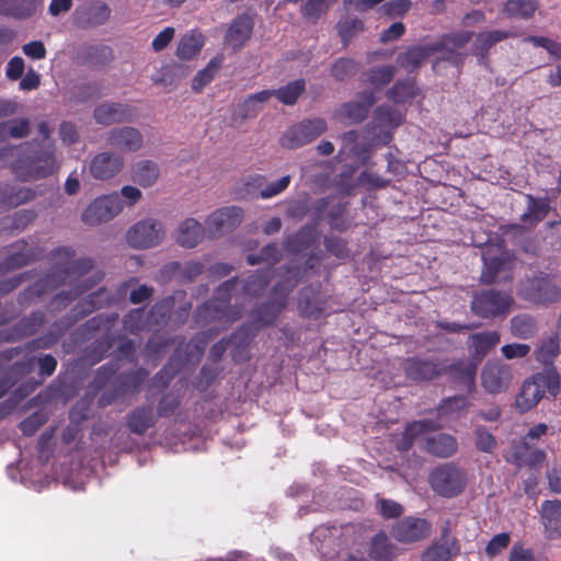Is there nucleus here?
<instances>
[{
  "label": "nucleus",
  "mask_w": 561,
  "mask_h": 561,
  "mask_svg": "<svg viewBox=\"0 0 561 561\" xmlns=\"http://www.w3.org/2000/svg\"><path fill=\"white\" fill-rule=\"evenodd\" d=\"M76 252L71 247H59L51 251L54 262L50 271L20 293V305H28L66 283L80 278L93 268L90 257L75 260Z\"/></svg>",
  "instance_id": "obj_1"
},
{
  "label": "nucleus",
  "mask_w": 561,
  "mask_h": 561,
  "mask_svg": "<svg viewBox=\"0 0 561 561\" xmlns=\"http://www.w3.org/2000/svg\"><path fill=\"white\" fill-rule=\"evenodd\" d=\"M57 169L54 148H39L35 142L21 146L19 156L11 163L12 173L22 182L45 179Z\"/></svg>",
  "instance_id": "obj_2"
},
{
  "label": "nucleus",
  "mask_w": 561,
  "mask_h": 561,
  "mask_svg": "<svg viewBox=\"0 0 561 561\" xmlns=\"http://www.w3.org/2000/svg\"><path fill=\"white\" fill-rule=\"evenodd\" d=\"M473 37L471 31H457L443 34L437 41L430 43V50L442 53L432 65L435 73H442L445 64H448L457 69V76L460 75L462 66L468 53L465 50L466 46Z\"/></svg>",
  "instance_id": "obj_3"
},
{
  "label": "nucleus",
  "mask_w": 561,
  "mask_h": 561,
  "mask_svg": "<svg viewBox=\"0 0 561 561\" xmlns=\"http://www.w3.org/2000/svg\"><path fill=\"white\" fill-rule=\"evenodd\" d=\"M560 376L556 370L534 374L526 379L515 399V409L526 413L537 407L545 393L557 397L560 392Z\"/></svg>",
  "instance_id": "obj_4"
},
{
  "label": "nucleus",
  "mask_w": 561,
  "mask_h": 561,
  "mask_svg": "<svg viewBox=\"0 0 561 561\" xmlns=\"http://www.w3.org/2000/svg\"><path fill=\"white\" fill-rule=\"evenodd\" d=\"M297 283V279L276 283L272 289V298L252 311L251 321L248 323H252L255 331L272 325L286 307L288 295Z\"/></svg>",
  "instance_id": "obj_5"
},
{
  "label": "nucleus",
  "mask_w": 561,
  "mask_h": 561,
  "mask_svg": "<svg viewBox=\"0 0 561 561\" xmlns=\"http://www.w3.org/2000/svg\"><path fill=\"white\" fill-rule=\"evenodd\" d=\"M428 484L438 496L453 499L463 492L467 485V476L458 466L448 462L431 470Z\"/></svg>",
  "instance_id": "obj_6"
},
{
  "label": "nucleus",
  "mask_w": 561,
  "mask_h": 561,
  "mask_svg": "<svg viewBox=\"0 0 561 561\" xmlns=\"http://www.w3.org/2000/svg\"><path fill=\"white\" fill-rule=\"evenodd\" d=\"M520 296L536 305H551L561 300V287L553 276L538 271L520 283Z\"/></svg>",
  "instance_id": "obj_7"
},
{
  "label": "nucleus",
  "mask_w": 561,
  "mask_h": 561,
  "mask_svg": "<svg viewBox=\"0 0 561 561\" xmlns=\"http://www.w3.org/2000/svg\"><path fill=\"white\" fill-rule=\"evenodd\" d=\"M514 305L513 296L507 291L484 289L473 295L471 311L482 319L505 317Z\"/></svg>",
  "instance_id": "obj_8"
},
{
  "label": "nucleus",
  "mask_w": 561,
  "mask_h": 561,
  "mask_svg": "<svg viewBox=\"0 0 561 561\" xmlns=\"http://www.w3.org/2000/svg\"><path fill=\"white\" fill-rule=\"evenodd\" d=\"M483 268L480 282L484 285L495 283L501 272L513 267L515 256L503 243L489 244L482 251Z\"/></svg>",
  "instance_id": "obj_9"
},
{
  "label": "nucleus",
  "mask_w": 561,
  "mask_h": 561,
  "mask_svg": "<svg viewBox=\"0 0 561 561\" xmlns=\"http://www.w3.org/2000/svg\"><path fill=\"white\" fill-rule=\"evenodd\" d=\"M328 124L325 119L316 117L304 119L290 126L280 137L279 144L287 149H296L312 142L325 133Z\"/></svg>",
  "instance_id": "obj_10"
},
{
  "label": "nucleus",
  "mask_w": 561,
  "mask_h": 561,
  "mask_svg": "<svg viewBox=\"0 0 561 561\" xmlns=\"http://www.w3.org/2000/svg\"><path fill=\"white\" fill-rule=\"evenodd\" d=\"M401 368L409 380L426 382L443 376L446 363L437 357L411 356L402 359Z\"/></svg>",
  "instance_id": "obj_11"
},
{
  "label": "nucleus",
  "mask_w": 561,
  "mask_h": 561,
  "mask_svg": "<svg viewBox=\"0 0 561 561\" xmlns=\"http://www.w3.org/2000/svg\"><path fill=\"white\" fill-rule=\"evenodd\" d=\"M432 533V525L426 518L407 516L390 527L391 537L401 545L420 542Z\"/></svg>",
  "instance_id": "obj_12"
},
{
  "label": "nucleus",
  "mask_w": 561,
  "mask_h": 561,
  "mask_svg": "<svg viewBox=\"0 0 561 561\" xmlns=\"http://www.w3.org/2000/svg\"><path fill=\"white\" fill-rule=\"evenodd\" d=\"M124 208L121 195L113 193L96 197L82 213L81 219L89 226L112 220Z\"/></svg>",
  "instance_id": "obj_13"
},
{
  "label": "nucleus",
  "mask_w": 561,
  "mask_h": 561,
  "mask_svg": "<svg viewBox=\"0 0 561 561\" xmlns=\"http://www.w3.org/2000/svg\"><path fill=\"white\" fill-rule=\"evenodd\" d=\"M164 238L163 226L156 219H145L127 231V242L134 249H149L161 243Z\"/></svg>",
  "instance_id": "obj_14"
},
{
  "label": "nucleus",
  "mask_w": 561,
  "mask_h": 561,
  "mask_svg": "<svg viewBox=\"0 0 561 561\" xmlns=\"http://www.w3.org/2000/svg\"><path fill=\"white\" fill-rule=\"evenodd\" d=\"M243 219V210L238 206L217 209L206 219L207 232L210 239H216L236 229Z\"/></svg>",
  "instance_id": "obj_15"
},
{
  "label": "nucleus",
  "mask_w": 561,
  "mask_h": 561,
  "mask_svg": "<svg viewBox=\"0 0 561 561\" xmlns=\"http://www.w3.org/2000/svg\"><path fill=\"white\" fill-rule=\"evenodd\" d=\"M242 318V308H227L214 297L202 304L195 311V321L208 324L214 321L232 323Z\"/></svg>",
  "instance_id": "obj_16"
},
{
  "label": "nucleus",
  "mask_w": 561,
  "mask_h": 561,
  "mask_svg": "<svg viewBox=\"0 0 561 561\" xmlns=\"http://www.w3.org/2000/svg\"><path fill=\"white\" fill-rule=\"evenodd\" d=\"M478 370V364L472 359H458L450 365L446 364V370L444 375L448 376V379L455 387L466 390L471 393L476 389V375Z\"/></svg>",
  "instance_id": "obj_17"
},
{
  "label": "nucleus",
  "mask_w": 561,
  "mask_h": 561,
  "mask_svg": "<svg viewBox=\"0 0 561 561\" xmlns=\"http://www.w3.org/2000/svg\"><path fill=\"white\" fill-rule=\"evenodd\" d=\"M125 160L118 153H96L89 163V172L95 180L106 181L116 176L124 168Z\"/></svg>",
  "instance_id": "obj_18"
},
{
  "label": "nucleus",
  "mask_w": 561,
  "mask_h": 561,
  "mask_svg": "<svg viewBox=\"0 0 561 561\" xmlns=\"http://www.w3.org/2000/svg\"><path fill=\"white\" fill-rule=\"evenodd\" d=\"M112 301L111 295L105 287L99 288L96 291L90 294L88 297L79 301L71 311L65 317L67 327H71L82 318L89 316L94 310L110 305Z\"/></svg>",
  "instance_id": "obj_19"
},
{
  "label": "nucleus",
  "mask_w": 561,
  "mask_h": 561,
  "mask_svg": "<svg viewBox=\"0 0 561 561\" xmlns=\"http://www.w3.org/2000/svg\"><path fill=\"white\" fill-rule=\"evenodd\" d=\"M481 380L489 393L504 392L512 381L511 367L501 363H488L482 369Z\"/></svg>",
  "instance_id": "obj_20"
},
{
  "label": "nucleus",
  "mask_w": 561,
  "mask_h": 561,
  "mask_svg": "<svg viewBox=\"0 0 561 561\" xmlns=\"http://www.w3.org/2000/svg\"><path fill=\"white\" fill-rule=\"evenodd\" d=\"M94 119L98 124L110 126L113 124L133 122L136 111L131 106L123 103H102L94 108Z\"/></svg>",
  "instance_id": "obj_21"
},
{
  "label": "nucleus",
  "mask_w": 561,
  "mask_h": 561,
  "mask_svg": "<svg viewBox=\"0 0 561 561\" xmlns=\"http://www.w3.org/2000/svg\"><path fill=\"white\" fill-rule=\"evenodd\" d=\"M107 144L123 152H136L144 145V137L139 129L124 126L108 131Z\"/></svg>",
  "instance_id": "obj_22"
},
{
  "label": "nucleus",
  "mask_w": 561,
  "mask_h": 561,
  "mask_svg": "<svg viewBox=\"0 0 561 561\" xmlns=\"http://www.w3.org/2000/svg\"><path fill=\"white\" fill-rule=\"evenodd\" d=\"M185 297V290H176L173 295L157 300L147 312L151 328L163 327L173 321L172 311L175 304L178 300H184Z\"/></svg>",
  "instance_id": "obj_23"
},
{
  "label": "nucleus",
  "mask_w": 561,
  "mask_h": 561,
  "mask_svg": "<svg viewBox=\"0 0 561 561\" xmlns=\"http://www.w3.org/2000/svg\"><path fill=\"white\" fill-rule=\"evenodd\" d=\"M253 26L254 22L250 15L245 13L237 15L226 32V44L234 51L240 50L250 39Z\"/></svg>",
  "instance_id": "obj_24"
},
{
  "label": "nucleus",
  "mask_w": 561,
  "mask_h": 561,
  "mask_svg": "<svg viewBox=\"0 0 561 561\" xmlns=\"http://www.w3.org/2000/svg\"><path fill=\"white\" fill-rule=\"evenodd\" d=\"M256 332L252 328V323H243L229 337L231 348V357L237 364L245 363L250 359V345Z\"/></svg>",
  "instance_id": "obj_25"
},
{
  "label": "nucleus",
  "mask_w": 561,
  "mask_h": 561,
  "mask_svg": "<svg viewBox=\"0 0 561 561\" xmlns=\"http://www.w3.org/2000/svg\"><path fill=\"white\" fill-rule=\"evenodd\" d=\"M15 251L11 252L2 263H0V272L8 273L38 260L42 255V249L28 248L24 241L12 245Z\"/></svg>",
  "instance_id": "obj_26"
},
{
  "label": "nucleus",
  "mask_w": 561,
  "mask_h": 561,
  "mask_svg": "<svg viewBox=\"0 0 561 561\" xmlns=\"http://www.w3.org/2000/svg\"><path fill=\"white\" fill-rule=\"evenodd\" d=\"M501 336L497 331H483L469 335L467 345L470 351L472 360L477 364L500 343Z\"/></svg>",
  "instance_id": "obj_27"
},
{
  "label": "nucleus",
  "mask_w": 561,
  "mask_h": 561,
  "mask_svg": "<svg viewBox=\"0 0 561 561\" xmlns=\"http://www.w3.org/2000/svg\"><path fill=\"white\" fill-rule=\"evenodd\" d=\"M539 514L545 530V537L548 540L557 539L559 529L561 528V501H543Z\"/></svg>",
  "instance_id": "obj_28"
},
{
  "label": "nucleus",
  "mask_w": 561,
  "mask_h": 561,
  "mask_svg": "<svg viewBox=\"0 0 561 561\" xmlns=\"http://www.w3.org/2000/svg\"><path fill=\"white\" fill-rule=\"evenodd\" d=\"M111 8L102 1H94L78 11L77 22L82 28L105 24L111 16Z\"/></svg>",
  "instance_id": "obj_29"
},
{
  "label": "nucleus",
  "mask_w": 561,
  "mask_h": 561,
  "mask_svg": "<svg viewBox=\"0 0 561 561\" xmlns=\"http://www.w3.org/2000/svg\"><path fill=\"white\" fill-rule=\"evenodd\" d=\"M423 449L437 458H449L457 453L458 442L450 434L438 433L424 438Z\"/></svg>",
  "instance_id": "obj_30"
},
{
  "label": "nucleus",
  "mask_w": 561,
  "mask_h": 561,
  "mask_svg": "<svg viewBox=\"0 0 561 561\" xmlns=\"http://www.w3.org/2000/svg\"><path fill=\"white\" fill-rule=\"evenodd\" d=\"M359 100L344 103L340 108V115L350 119L352 123H362L368 116V113L377 99L374 92H360Z\"/></svg>",
  "instance_id": "obj_31"
},
{
  "label": "nucleus",
  "mask_w": 561,
  "mask_h": 561,
  "mask_svg": "<svg viewBox=\"0 0 561 561\" xmlns=\"http://www.w3.org/2000/svg\"><path fill=\"white\" fill-rule=\"evenodd\" d=\"M367 552L373 561H396L399 548L383 530H379L370 538Z\"/></svg>",
  "instance_id": "obj_32"
},
{
  "label": "nucleus",
  "mask_w": 561,
  "mask_h": 561,
  "mask_svg": "<svg viewBox=\"0 0 561 561\" xmlns=\"http://www.w3.org/2000/svg\"><path fill=\"white\" fill-rule=\"evenodd\" d=\"M438 427L439 425L435 421L426 419L409 423L405 426L401 437L396 442L397 450L402 453L409 451L420 435L434 432L438 430Z\"/></svg>",
  "instance_id": "obj_33"
},
{
  "label": "nucleus",
  "mask_w": 561,
  "mask_h": 561,
  "mask_svg": "<svg viewBox=\"0 0 561 561\" xmlns=\"http://www.w3.org/2000/svg\"><path fill=\"white\" fill-rule=\"evenodd\" d=\"M148 377L149 371L144 367H139L116 375L112 381L118 393L125 396L138 393Z\"/></svg>",
  "instance_id": "obj_34"
},
{
  "label": "nucleus",
  "mask_w": 561,
  "mask_h": 561,
  "mask_svg": "<svg viewBox=\"0 0 561 561\" xmlns=\"http://www.w3.org/2000/svg\"><path fill=\"white\" fill-rule=\"evenodd\" d=\"M43 0H0V14L15 20H27L39 11Z\"/></svg>",
  "instance_id": "obj_35"
},
{
  "label": "nucleus",
  "mask_w": 561,
  "mask_h": 561,
  "mask_svg": "<svg viewBox=\"0 0 561 561\" xmlns=\"http://www.w3.org/2000/svg\"><path fill=\"white\" fill-rule=\"evenodd\" d=\"M271 99V93L267 91H260L249 95L242 103L238 104L232 113V122L241 124L248 118L257 116L262 108V104Z\"/></svg>",
  "instance_id": "obj_36"
},
{
  "label": "nucleus",
  "mask_w": 561,
  "mask_h": 561,
  "mask_svg": "<svg viewBox=\"0 0 561 561\" xmlns=\"http://www.w3.org/2000/svg\"><path fill=\"white\" fill-rule=\"evenodd\" d=\"M325 301L319 288L312 286L301 289L298 299V309L304 317L318 319L324 310Z\"/></svg>",
  "instance_id": "obj_37"
},
{
  "label": "nucleus",
  "mask_w": 561,
  "mask_h": 561,
  "mask_svg": "<svg viewBox=\"0 0 561 561\" xmlns=\"http://www.w3.org/2000/svg\"><path fill=\"white\" fill-rule=\"evenodd\" d=\"M126 423L131 433L144 435L150 427L156 425L157 416L151 405H140L127 415Z\"/></svg>",
  "instance_id": "obj_38"
},
{
  "label": "nucleus",
  "mask_w": 561,
  "mask_h": 561,
  "mask_svg": "<svg viewBox=\"0 0 561 561\" xmlns=\"http://www.w3.org/2000/svg\"><path fill=\"white\" fill-rule=\"evenodd\" d=\"M317 239L316 225H305L284 240V249L288 253L298 254L310 248Z\"/></svg>",
  "instance_id": "obj_39"
},
{
  "label": "nucleus",
  "mask_w": 561,
  "mask_h": 561,
  "mask_svg": "<svg viewBox=\"0 0 561 561\" xmlns=\"http://www.w3.org/2000/svg\"><path fill=\"white\" fill-rule=\"evenodd\" d=\"M205 232L199 221L187 218L178 228L175 240L181 247L192 249L203 240Z\"/></svg>",
  "instance_id": "obj_40"
},
{
  "label": "nucleus",
  "mask_w": 561,
  "mask_h": 561,
  "mask_svg": "<svg viewBox=\"0 0 561 561\" xmlns=\"http://www.w3.org/2000/svg\"><path fill=\"white\" fill-rule=\"evenodd\" d=\"M36 197V192L30 187H15L0 184V207L14 208Z\"/></svg>",
  "instance_id": "obj_41"
},
{
  "label": "nucleus",
  "mask_w": 561,
  "mask_h": 561,
  "mask_svg": "<svg viewBox=\"0 0 561 561\" xmlns=\"http://www.w3.org/2000/svg\"><path fill=\"white\" fill-rule=\"evenodd\" d=\"M204 45L203 33L199 30H192L180 38L175 55L181 60H191L201 53Z\"/></svg>",
  "instance_id": "obj_42"
},
{
  "label": "nucleus",
  "mask_w": 561,
  "mask_h": 561,
  "mask_svg": "<svg viewBox=\"0 0 561 561\" xmlns=\"http://www.w3.org/2000/svg\"><path fill=\"white\" fill-rule=\"evenodd\" d=\"M431 55H433V51L430 50V44L425 46L414 45L408 47L404 53H401L397 58V62L408 72H414Z\"/></svg>",
  "instance_id": "obj_43"
},
{
  "label": "nucleus",
  "mask_w": 561,
  "mask_h": 561,
  "mask_svg": "<svg viewBox=\"0 0 561 561\" xmlns=\"http://www.w3.org/2000/svg\"><path fill=\"white\" fill-rule=\"evenodd\" d=\"M159 176V165L151 160H140L133 165L131 180L142 187L152 186Z\"/></svg>",
  "instance_id": "obj_44"
},
{
  "label": "nucleus",
  "mask_w": 561,
  "mask_h": 561,
  "mask_svg": "<svg viewBox=\"0 0 561 561\" xmlns=\"http://www.w3.org/2000/svg\"><path fill=\"white\" fill-rule=\"evenodd\" d=\"M103 275H99L98 277L84 280L76 284L71 289L69 290H61L57 295H55L51 299V306L56 310H61L66 308L71 301H73L76 298L81 296L82 294L87 293L89 289L94 287L102 278Z\"/></svg>",
  "instance_id": "obj_45"
},
{
  "label": "nucleus",
  "mask_w": 561,
  "mask_h": 561,
  "mask_svg": "<svg viewBox=\"0 0 561 561\" xmlns=\"http://www.w3.org/2000/svg\"><path fill=\"white\" fill-rule=\"evenodd\" d=\"M514 36L513 32L505 30L481 32L476 37L474 53L484 58L494 45Z\"/></svg>",
  "instance_id": "obj_46"
},
{
  "label": "nucleus",
  "mask_w": 561,
  "mask_h": 561,
  "mask_svg": "<svg viewBox=\"0 0 561 561\" xmlns=\"http://www.w3.org/2000/svg\"><path fill=\"white\" fill-rule=\"evenodd\" d=\"M529 446L527 443H520L513 446L511 457L507 459L510 462L523 467V466H534L536 463H540L545 460L546 454L540 449H535L531 451V457H528Z\"/></svg>",
  "instance_id": "obj_47"
},
{
  "label": "nucleus",
  "mask_w": 561,
  "mask_h": 561,
  "mask_svg": "<svg viewBox=\"0 0 561 561\" xmlns=\"http://www.w3.org/2000/svg\"><path fill=\"white\" fill-rule=\"evenodd\" d=\"M224 62V56L221 54L213 57L206 67L199 70L192 80V89L194 92L199 93L202 90L209 84L218 70L221 68Z\"/></svg>",
  "instance_id": "obj_48"
},
{
  "label": "nucleus",
  "mask_w": 561,
  "mask_h": 561,
  "mask_svg": "<svg viewBox=\"0 0 561 561\" xmlns=\"http://www.w3.org/2000/svg\"><path fill=\"white\" fill-rule=\"evenodd\" d=\"M306 90V82L304 79H297L279 89L266 90L271 93V98L275 96L279 102L285 105H294L298 101L299 96Z\"/></svg>",
  "instance_id": "obj_49"
},
{
  "label": "nucleus",
  "mask_w": 561,
  "mask_h": 561,
  "mask_svg": "<svg viewBox=\"0 0 561 561\" xmlns=\"http://www.w3.org/2000/svg\"><path fill=\"white\" fill-rule=\"evenodd\" d=\"M123 328L129 334H139L144 331L152 330L148 313L144 308L129 310L123 319Z\"/></svg>",
  "instance_id": "obj_50"
},
{
  "label": "nucleus",
  "mask_w": 561,
  "mask_h": 561,
  "mask_svg": "<svg viewBox=\"0 0 561 561\" xmlns=\"http://www.w3.org/2000/svg\"><path fill=\"white\" fill-rule=\"evenodd\" d=\"M538 330L536 319L527 313L514 316L511 319V333L518 339L527 340L536 335Z\"/></svg>",
  "instance_id": "obj_51"
},
{
  "label": "nucleus",
  "mask_w": 561,
  "mask_h": 561,
  "mask_svg": "<svg viewBox=\"0 0 561 561\" xmlns=\"http://www.w3.org/2000/svg\"><path fill=\"white\" fill-rule=\"evenodd\" d=\"M273 278V270L272 267H265L262 270H257L255 273L250 275L244 285L243 291L250 296H259L262 294Z\"/></svg>",
  "instance_id": "obj_52"
},
{
  "label": "nucleus",
  "mask_w": 561,
  "mask_h": 561,
  "mask_svg": "<svg viewBox=\"0 0 561 561\" xmlns=\"http://www.w3.org/2000/svg\"><path fill=\"white\" fill-rule=\"evenodd\" d=\"M417 94V87L413 79L398 80L388 91L387 98L394 103H405Z\"/></svg>",
  "instance_id": "obj_53"
},
{
  "label": "nucleus",
  "mask_w": 561,
  "mask_h": 561,
  "mask_svg": "<svg viewBox=\"0 0 561 561\" xmlns=\"http://www.w3.org/2000/svg\"><path fill=\"white\" fill-rule=\"evenodd\" d=\"M537 8L536 0H507L503 12L507 18L527 20L534 15Z\"/></svg>",
  "instance_id": "obj_54"
},
{
  "label": "nucleus",
  "mask_w": 561,
  "mask_h": 561,
  "mask_svg": "<svg viewBox=\"0 0 561 561\" xmlns=\"http://www.w3.org/2000/svg\"><path fill=\"white\" fill-rule=\"evenodd\" d=\"M117 320V312L99 313L89 319L85 323H83L80 330L83 333H88L90 335H93L100 331L110 332Z\"/></svg>",
  "instance_id": "obj_55"
},
{
  "label": "nucleus",
  "mask_w": 561,
  "mask_h": 561,
  "mask_svg": "<svg viewBox=\"0 0 561 561\" xmlns=\"http://www.w3.org/2000/svg\"><path fill=\"white\" fill-rule=\"evenodd\" d=\"M528 206L526 213H524L520 217L523 222L530 224L533 226L537 225L550 211L549 203L545 199H537L531 195H528Z\"/></svg>",
  "instance_id": "obj_56"
},
{
  "label": "nucleus",
  "mask_w": 561,
  "mask_h": 561,
  "mask_svg": "<svg viewBox=\"0 0 561 561\" xmlns=\"http://www.w3.org/2000/svg\"><path fill=\"white\" fill-rule=\"evenodd\" d=\"M336 30L344 47H346L353 37L365 30V24L359 18L345 16L337 22Z\"/></svg>",
  "instance_id": "obj_57"
},
{
  "label": "nucleus",
  "mask_w": 561,
  "mask_h": 561,
  "mask_svg": "<svg viewBox=\"0 0 561 561\" xmlns=\"http://www.w3.org/2000/svg\"><path fill=\"white\" fill-rule=\"evenodd\" d=\"M45 323L44 312L37 310L22 318L14 327V331L20 337H26L35 334Z\"/></svg>",
  "instance_id": "obj_58"
},
{
  "label": "nucleus",
  "mask_w": 561,
  "mask_h": 561,
  "mask_svg": "<svg viewBox=\"0 0 561 561\" xmlns=\"http://www.w3.org/2000/svg\"><path fill=\"white\" fill-rule=\"evenodd\" d=\"M0 142L8 136L14 139H22L30 134V121L27 118H14L0 124Z\"/></svg>",
  "instance_id": "obj_59"
},
{
  "label": "nucleus",
  "mask_w": 561,
  "mask_h": 561,
  "mask_svg": "<svg viewBox=\"0 0 561 561\" xmlns=\"http://www.w3.org/2000/svg\"><path fill=\"white\" fill-rule=\"evenodd\" d=\"M35 360V356L16 360L5 369L3 375L12 381L13 386H15L22 378L30 375L34 370Z\"/></svg>",
  "instance_id": "obj_60"
},
{
  "label": "nucleus",
  "mask_w": 561,
  "mask_h": 561,
  "mask_svg": "<svg viewBox=\"0 0 561 561\" xmlns=\"http://www.w3.org/2000/svg\"><path fill=\"white\" fill-rule=\"evenodd\" d=\"M282 259V252L275 243H268L263 247L260 254H249L247 262L249 265H256L260 263H268L273 268V265L278 263Z\"/></svg>",
  "instance_id": "obj_61"
},
{
  "label": "nucleus",
  "mask_w": 561,
  "mask_h": 561,
  "mask_svg": "<svg viewBox=\"0 0 561 561\" xmlns=\"http://www.w3.org/2000/svg\"><path fill=\"white\" fill-rule=\"evenodd\" d=\"M358 71V62L351 58H339L331 67V75L337 81H345Z\"/></svg>",
  "instance_id": "obj_62"
},
{
  "label": "nucleus",
  "mask_w": 561,
  "mask_h": 561,
  "mask_svg": "<svg viewBox=\"0 0 561 561\" xmlns=\"http://www.w3.org/2000/svg\"><path fill=\"white\" fill-rule=\"evenodd\" d=\"M474 445L476 448L485 454H493L497 447V442L495 436L482 425H478L474 431Z\"/></svg>",
  "instance_id": "obj_63"
},
{
  "label": "nucleus",
  "mask_w": 561,
  "mask_h": 561,
  "mask_svg": "<svg viewBox=\"0 0 561 561\" xmlns=\"http://www.w3.org/2000/svg\"><path fill=\"white\" fill-rule=\"evenodd\" d=\"M182 397L179 392L169 391L163 393L157 407V414L159 417H170L180 408Z\"/></svg>",
  "instance_id": "obj_64"
}]
</instances>
